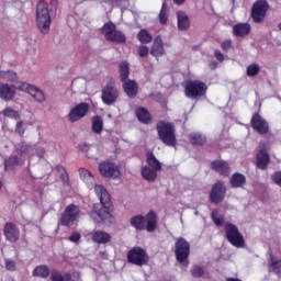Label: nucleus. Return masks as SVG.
<instances>
[{"label":"nucleus","instance_id":"nucleus-8","mask_svg":"<svg viewBox=\"0 0 281 281\" xmlns=\"http://www.w3.org/2000/svg\"><path fill=\"white\" fill-rule=\"evenodd\" d=\"M120 97V92L115 88V81L110 79L106 86L102 89L101 99L104 104L111 106V104H115L117 102V98Z\"/></svg>","mask_w":281,"mask_h":281},{"label":"nucleus","instance_id":"nucleus-40","mask_svg":"<svg viewBox=\"0 0 281 281\" xmlns=\"http://www.w3.org/2000/svg\"><path fill=\"white\" fill-rule=\"evenodd\" d=\"M0 80H7V82H14L16 80V72L11 70L0 71Z\"/></svg>","mask_w":281,"mask_h":281},{"label":"nucleus","instance_id":"nucleus-18","mask_svg":"<svg viewBox=\"0 0 281 281\" xmlns=\"http://www.w3.org/2000/svg\"><path fill=\"white\" fill-rule=\"evenodd\" d=\"M250 124L259 135H267L269 133V123L258 113L252 115Z\"/></svg>","mask_w":281,"mask_h":281},{"label":"nucleus","instance_id":"nucleus-6","mask_svg":"<svg viewBox=\"0 0 281 281\" xmlns=\"http://www.w3.org/2000/svg\"><path fill=\"white\" fill-rule=\"evenodd\" d=\"M207 91V86L203 83V81H189L184 88V93L187 98H190L191 100H196V98H201L205 95V92Z\"/></svg>","mask_w":281,"mask_h":281},{"label":"nucleus","instance_id":"nucleus-43","mask_svg":"<svg viewBox=\"0 0 281 281\" xmlns=\"http://www.w3.org/2000/svg\"><path fill=\"white\" fill-rule=\"evenodd\" d=\"M246 74L248 78H254L255 76H258L260 74V65L258 64H251L246 68Z\"/></svg>","mask_w":281,"mask_h":281},{"label":"nucleus","instance_id":"nucleus-12","mask_svg":"<svg viewBox=\"0 0 281 281\" xmlns=\"http://www.w3.org/2000/svg\"><path fill=\"white\" fill-rule=\"evenodd\" d=\"M190 256V243L183 237L177 239L176 243V258L178 262H186Z\"/></svg>","mask_w":281,"mask_h":281},{"label":"nucleus","instance_id":"nucleus-5","mask_svg":"<svg viewBox=\"0 0 281 281\" xmlns=\"http://www.w3.org/2000/svg\"><path fill=\"white\" fill-rule=\"evenodd\" d=\"M105 41L110 43H126V35L122 31H117L113 22L105 23L101 29Z\"/></svg>","mask_w":281,"mask_h":281},{"label":"nucleus","instance_id":"nucleus-20","mask_svg":"<svg viewBox=\"0 0 281 281\" xmlns=\"http://www.w3.org/2000/svg\"><path fill=\"white\" fill-rule=\"evenodd\" d=\"M21 233L19 232V228L16 227V225L12 224V223H7L4 226V236L5 239L9 243H16V240H19Z\"/></svg>","mask_w":281,"mask_h":281},{"label":"nucleus","instance_id":"nucleus-13","mask_svg":"<svg viewBox=\"0 0 281 281\" xmlns=\"http://www.w3.org/2000/svg\"><path fill=\"white\" fill-rule=\"evenodd\" d=\"M18 90L31 94V97L34 98L36 102H45V93H43L36 86H32L26 82H20L18 83Z\"/></svg>","mask_w":281,"mask_h":281},{"label":"nucleus","instance_id":"nucleus-32","mask_svg":"<svg viewBox=\"0 0 281 281\" xmlns=\"http://www.w3.org/2000/svg\"><path fill=\"white\" fill-rule=\"evenodd\" d=\"M229 182L232 188H243L247 183V178L243 173L237 172L232 176Z\"/></svg>","mask_w":281,"mask_h":281},{"label":"nucleus","instance_id":"nucleus-14","mask_svg":"<svg viewBox=\"0 0 281 281\" xmlns=\"http://www.w3.org/2000/svg\"><path fill=\"white\" fill-rule=\"evenodd\" d=\"M18 90L31 94V97L34 98L36 102H45V93H43L36 86H32L26 82H20L18 83Z\"/></svg>","mask_w":281,"mask_h":281},{"label":"nucleus","instance_id":"nucleus-38","mask_svg":"<svg viewBox=\"0 0 281 281\" xmlns=\"http://www.w3.org/2000/svg\"><path fill=\"white\" fill-rule=\"evenodd\" d=\"M102 128H104V121H102L101 116H94L92 117V131L97 135H100L102 133Z\"/></svg>","mask_w":281,"mask_h":281},{"label":"nucleus","instance_id":"nucleus-22","mask_svg":"<svg viewBox=\"0 0 281 281\" xmlns=\"http://www.w3.org/2000/svg\"><path fill=\"white\" fill-rule=\"evenodd\" d=\"M177 21H178V30L180 32H186V30L190 29V18L186 11H178L177 12Z\"/></svg>","mask_w":281,"mask_h":281},{"label":"nucleus","instance_id":"nucleus-60","mask_svg":"<svg viewBox=\"0 0 281 281\" xmlns=\"http://www.w3.org/2000/svg\"><path fill=\"white\" fill-rule=\"evenodd\" d=\"M2 186H3V183L0 181V190H1Z\"/></svg>","mask_w":281,"mask_h":281},{"label":"nucleus","instance_id":"nucleus-11","mask_svg":"<svg viewBox=\"0 0 281 281\" xmlns=\"http://www.w3.org/2000/svg\"><path fill=\"white\" fill-rule=\"evenodd\" d=\"M79 214L80 209L78 206L74 204L68 205L61 215V225H64V227H71Z\"/></svg>","mask_w":281,"mask_h":281},{"label":"nucleus","instance_id":"nucleus-53","mask_svg":"<svg viewBox=\"0 0 281 281\" xmlns=\"http://www.w3.org/2000/svg\"><path fill=\"white\" fill-rule=\"evenodd\" d=\"M138 56H140V58H144V57L148 56L147 46H139L138 47Z\"/></svg>","mask_w":281,"mask_h":281},{"label":"nucleus","instance_id":"nucleus-3","mask_svg":"<svg viewBox=\"0 0 281 281\" xmlns=\"http://www.w3.org/2000/svg\"><path fill=\"white\" fill-rule=\"evenodd\" d=\"M157 132L162 144L172 148L177 146V135H175V126L172 124L160 121L157 123Z\"/></svg>","mask_w":281,"mask_h":281},{"label":"nucleus","instance_id":"nucleus-49","mask_svg":"<svg viewBox=\"0 0 281 281\" xmlns=\"http://www.w3.org/2000/svg\"><path fill=\"white\" fill-rule=\"evenodd\" d=\"M7 271H16V263L10 259H5Z\"/></svg>","mask_w":281,"mask_h":281},{"label":"nucleus","instance_id":"nucleus-44","mask_svg":"<svg viewBox=\"0 0 281 281\" xmlns=\"http://www.w3.org/2000/svg\"><path fill=\"white\" fill-rule=\"evenodd\" d=\"M212 220L217 227H221L225 223V218L218 213V210L212 211Z\"/></svg>","mask_w":281,"mask_h":281},{"label":"nucleus","instance_id":"nucleus-1","mask_svg":"<svg viewBox=\"0 0 281 281\" xmlns=\"http://www.w3.org/2000/svg\"><path fill=\"white\" fill-rule=\"evenodd\" d=\"M79 177L81 181L89 188L93 190L100 199V203L94 204L92 211L90 212V217L95 223H105L111 218V212H109V205H111V195L102 184H95V178L91 175V171L86 168H79Z\"/></svg>","mask_w":281,"mask_h":281},{"label":"nucleus","instance_id":"nucleus-19","mask_svg":"<svg viewBox=\"0 0 281 281\" xmlns=\"http://www.w3.org/2000/svg\"><path fill=\"white\" fill-rule=\"evenodd\" d=\"M16 89H19V85L12 86L0 82V100H4V102L14 100V97L16 95Z\"/></svg>","mask_w":281,"mask_h":281},{"label":"nucleus","instance_id":"nucleus-7","mask_svg":"<svg viewBox=\"0 0 281 281\" xmlns=\"http://www.w3.org/2000/svg\"><path fill=\"white\" fill-rule=\"evenodd\" d=\"M148 252L142 247H134L127 252V261L131 265H136V267H144V265H148Z\"/></svg>","mask_w":281,"mask_h":281},{"label":"nucleus","instance_id":"nucleus-29","mask_svg":"<svg viewBox=\"0 0 281 281\" xmlns=\"http://www.w3.org/2000/svg\"><path fill=\"white\" fill-rule=\"evenodd\" d=\"M130 224L136 232H144L146 229V217L144 215H136L130 218Z\"/></svg>","mask_w":281,"mask_h":281},{"label":"nucleus","instance_id":"nucleus-33","mask_svg":"<svg viewBox=\"0 0 281 281\" xmlns=\"http://www.w3.org/2000/svg\"><path fill=\"white\" fill-rule=\"evenodd\" d=\"M136 117L143 123V124H150V113L145 108H138L136 110Z\"/></svg>","mask_w":281,"mask_h":281},{"label":"nucleus","instance_id":"nucleus-23","mask_svg":"<svg viewBox=\"0 0 281 281\" xmlns=\"http://www.w3.org/2000/svg\"><path fill=\"white\" fill-rule=\"evenodd\" d=\"M151 56H155V58H159L160 56H164L166 54V49H164V41L161 40V36H157L154 41V45L150 49Z\"/></svg>","mask_w":281,"mask_h":281},{"label":"nucleus","instance_id":"nucleus-48","mask_svg":"<svg viewBox=\"0 0 281 281\" xmlns=\"http://www.w3.org/2000/svg\"><path fill=\"white\" fill-rule=\"evenodd\" d=\"M80 238H82V235H80V233L78 232H74L69 237L68 240L70 243H74L75 245H78V243H80Z\"/></svg>","mask_w":281,"mask_h":281},{"label":"nucleus","instance_id":"nucleus-34","mask_svg":"<svg viewBox=\"0 0 281 281\" xmlns=\"http://www.w3.org/2000/svg\"><path fill=\"white\" fill-rule=\"evenodd\" d=\"M23 161L24 160L19 158L18 156H11L4 161V168L5 170H14V168H16V166H21Z\"/></svg>","mask_w":281,"mask_h":281},{"label":"nucleus","instance_id":"nucleus-57","mask_svg":"<svg viewBox=\"0 0 281 281\" xmlns=\"http://www.w3.org/2000/svg\"><path fill=\"white\" fill-rule=\"evenodd\" d=\"M173 3L176 5H183V3H186V0H173Z\"/></svg>","mask_w":281,"mask_h":281},{"label":"nucleus","instance_id":"nucleus-37","mask_svg":"<svg viewBox=\"0 0 281 281\" xmlns=\"http://www.w3.org/2000/svg\"><path fill=\"white\" fill-rule=\"evenodd\" d=\"M131 74V69L128 67V63L122 61L120 64V79L124 83L128 80V76Z\"/></svg>","mask_w":281,"mask_h":281},{"label":"nucleus","instance_id":"nucleus-2","mask_svg":"<svg viewBox=\"0 0 281 281\" xmlns=\"http://www.w3.org/2000/svg\"><path fill=\"white\" fill-rule=\"evenodd\" d=\"M52 25V18L49 16V9L47 3L40 1L36 9V26L41 34H49Z\"/></svg>","mask_w":281,"mask_h":281},{"label":"nucleus","instance_id":"nucleus-31","mask_svg":"<svg viewBox=\"0 0 281 281\" xmlns=\"http://www.w3.org/2000/svg\"><path fill=\"white\" fill-rule=\"evenodd\" d=\"M251 32V26L248 23H239L233 27L235 36H247Z\"/></svg>","mask_w":281,"mask_h":281},{"label":"nucleus","instance_id":"nucleus-4","mask_svg":"<svg viewBox=\"0 0 281 281\" xmlns=\"http://www.w3.org/2000/svg\"><path fill=\"white\" fill-rule=\"evenodd\" d=\"M226 238L233 247H237V249H240L245 247V237H243V234H240V231H238V227L232 223H226L224 225Z\"/></svg>","mask_w":281,"mask_h":281},{"label":"nucleus","instance_id":"nucleus-26","mask_svg":"<svg viewBox=\"0 0 281 281\" xmlns=\"http://www.w3.org/2000/svg\"><path fill=\"white\" fill-rule=\"evenodd\" d=\"M211 168L215 170V172H218V175H223L224 177H227V175H229V165H227L223 160H214L211 164Z\"/></svg>","mask_w":281,"mask_h":281},{"label":"nucleus","instance_id":"nucleus-39","mask_svg":"<svg viewBox=\"0 0 281 281\" xmlns=\"http://www.w3.org/2000/svg\"><path fill=\"white\" fill-rule=\"evenodd\" d=\"M147 164L154 170H161V162L157 160V157H155V154L153 153L147 154Z\"/></svg>","mask_w":281,"mask_h":281},{"label":"nucleus","instance_id":"nucleus-21","mask_svg":"<svg viewBox=\"0 0 281 281\" xmlns=\"http://www.w3.org/2000/svg\"><path fill=\"white\" fill-rule=\"evenodd\" d=\"M72 278H80L79 273L74 272L71 273H66L63 276V273L58 270H52L50 271V280L52 281H76Z\"/></svg>","mask_w":281,"mask_h":281},{"label":"nucleus","instance_id":"nucleus-46","mask_svg":"<svg viewBox=\"0 0 281 281\" xmlns=\"http://www.w3.org/2000/svg\"><path fill=\"white\" fill-rule=\"evenodd\" d=\"M190 140L192 144H198L199 146H202V144H205V136L201 134H191Z\"/></svg>","mask_w":281,"mask_h":281},{"label":"nucleus","instance_id":"nucleus-54","mask_svg":"<svg viewBox=\"0 0 281 281\" xmlns=\"http://www.w3.org/2000/svg\"><path fill=\"white\" fill-rule=\"evenodd\" d=\"M222 49L224 52H229L232 49V40H226L222 43Z\"/></svg>","mask_w":281,"mask_h":281},{"label":"nucleus","instance_id":"nucleus-58","mask_svg":"<svg viewBox=\"0 0 281 281\" xmlns=\"http://www.w3.org/2000/svg\"><path fill=\"white\" fill-rule=\"evenodd\" d=\"M44 154H45V149L43 148L37 149V157H43Z\"/></svg>","mask_w":281,"mask_h":281},{"label":"nucleus","instance_id":"nucleus-50","mask_svg":"<svg viewBox=\"0 0 281 281\" xmlns=\"http://www.w3.org/2000/svg\"><path fill=\"white\" fill-rule=\"evenodd\" d=\"M271 179L273 181V183H276L277 186H280L281 188V171H277L271 176Z\"/></svg>","mask_w":281,"mask_h":281},{"label":"nucleus","instance_id":"nucleus-42","mask_svg":"<svg viewBox=\"0 0 281 281\" xmlns=\"http://www.w3.org/2000/svg\"><path fill=\"white\" fill-rule=\"evenodd\" d=\"M137 38L143 44L153 43V35H150V33H148L146 30H142L138 33Z\"/></svg>","mask_w":281,"mask_h":281},{"label":"nucleus","instance_id":"nucleus-10","mask_svg":"<svg viewBox=\"0 0 281 281\" xmlns=\"http://www.w3.org/2000/svg\"><path fill=\"white\" fill-rule=\"evenodd\" d=\"M269 10V3L267 0H257L251 9V16L255 23H262L265 16H267V11Z\"/></svg>","mask_w":281,"mask_h":281},{"label":"nucleus","instance_id":"nucleus-17","mask_svg":"<svg viewBox=\"0 0 281 281\" xmlns=\"http://www.w3.org/2000/svg\"><path fill=\"white\" fill-rule=\"evenodd\" d=\"M89 113V103L81 102L72 108L68 114L69 122H79Z\"/></svg>","mask_w":281,"mask_h":281},{"label":"nucleus","instance_id":"nucleus-16","mask_svg":"<svg viewBox=\"0 0 281 281\" xmlns=\"http://www.w3.org/2000/svg\"><path fill=\"white\" fill-rule=\"evenodd\" d=\"M260 151L257 154V167L260 170H267V166L269 165L270 157L267 150L271 148L269 143L261 142L259 145Z\"/></svg>","mask_w":281,"mask_h":281},{"label":"nucleus","instance_id":"nucleus-9","mask_svg":"<svg viewBox=\"0 0 281 281\" xmlns=\"http://www.w3.org/2000/svg\"><path fill=\"white\" fill-rule=\"evenodd\" d=\"M99 172L102 177L108 179H120L122 172L120 171V166L112 161H103L99 165Z\"/></svg>","mask_w":281,"mask_h":281},{"label":"nucleus","instance_id":"nucleus-51","mask_svg":"<svg viewBox=\"0 0 281 281\" xmlns=\"http://www.w3.org/2000/svg\"><path fill=\"white\" fill-rule=\"evenodd\" d=\"M128 0H105V3L108 5H124V3H127Z\"/></svg>","mask_w":281,"mask_h":281},{"label":"nucleus","instance_id":"nucleus-35","mask_svg":"<svg viewBox=\"0 0 281 281\" xmlns=\"http://www.w3.org/2000/svg\"><path fill=\"white\" fill-rule=\"evenodd\" d=\"M15 150L19 153L20 157H27V155L32 154L34 147L22 142L16 145Z\"/></svg>","mask_w":281,"mask_h":281},{"label":"nucleus","instance_id":"nucleus-28","mask_svg":"<svg viewBox=\"0 0 281 281\" xmlns=\"http://www.w3.org/2000/svg\"><path fill=\"white\" fill-rule=\"evenodd\" d=\"M157 172L159 171L148 166H144L140 170L143 179H145V181H148L149 183L157 181Z\"/></svg>","mask_w":281,"mask_h":281},{"label":"nucleus","instance_id":"nucleus-36","mask_svg":"<svg viewBox=\"0 0 281 281\" xmlns=\"http://www.w3.org/2000/svg\"><path fill=\"white\" fill-rule=\"evenodd\" d=\"M49 273H52V270L47 266H37L33 270V276L35 278H49Z\"/></svg>","mask_w":281,"mask_h":281},{"label":"nucleus","instance_id":"nucleus-25","mask_svg":"<svg viewBox=\"0 0 281 281\" xmlns=\"http://www.w3.org/2000/svg\"><path fill=\"white\" fill-rule=\"evenodd\" d=\"M145 223H147V225L145 226V229L149 234H153V232L157 229V214L154 211H149L146 215Z\"/></svg>","mask_w":281,"mask_h":281},{"label":"nucleus","instance_id":"nucleus-30","mask_svg":"<svg viewBox=\"0 0 281 281\" xmlns=\"http://www.w3.org/2000/svg\"><path fill=\"white\" fill-rule=\"evenodd\" d=\"M92 240L98 245H106V243H111V235L104 231L94 232Z\"/></svg>","mask_w":281,"mask_h":281},{"label":"nucleus","instance_id":"nucleus-41","mask_svg":"<svg viewBox=\"0 0 281 281\" xmlns=\"http://www.w3.org/2000/svg\"><path fill=\"white\" fill-rule=\"evenodd\" d=\"M159 22L161 25H166L168 23V4L166 2H162L159 13Z\"/></svg>","mask_w":281,"mask_h":281},{"label":"nucleus","instance_id":"nucleus-45","mask_svg":"<svg viewBox=\"0 0 281 281\" xmlns=\"http://www.w3.org/2000/svg\"><path fill=\"white\" fill-rule=\"evenodd\" d=\"M3 115L5 117H11V120H21V114H19L15 110L12 108H7L3 111Z\"/></svg>","mask_w":281,"mask_h":281},{"label":"nucleus","instance_id":"nucleus-55","mask_svg":"<svg viewBox=\"0 0 281 281\" xmlns=\"http://www.w3.org/2000/svg\"><path fill=\"white\" fill-rule=\"evenodd\" d=\"M63 172L60 173V178H61V181L64 183H69V176L67 175V171H65V169H61Z\"/></svg>","mask_w":281,"mask_h":281},{"label":"nucleus","instance_id":"nucleus-15","mask_svg":"<svg viewBox=\"0 0 281 281\" xmlns=\"http://www.w3.org/2000/svg\"><path fill=\"white\" fill-rule=\"evenodd\" d=\"M225 194H227V187H225V182H216L211 189V203H222V201L225 199Z\"/></svg>","mask_w":281,"mask_h":281},{"label":"nucleus","instance_id":"nucleus-47","mask_svg":"<svg viewBox=\"0 0 281 281\" xmlns=\"http://www.w3.org/2000/svg\"><path fill=\"white\" fill-rule=\"evenodd\" d=\"M203 273H205V271L203 270V267L201 266H193L191 268V276L193 278H202Z\"/></svg>","mask_w":281,"mask_h":281},{"label":"nucleus","instance_id":"nucleus-27","mask_svg":"<svg viewBox=\"0 0 281 281\" xmlns=\"http://www.w3.org/2000/svg\"><path fill=\"white\" fill-rule=\"evenodd\" d=\"M123 89L128 98H135L137 95V81L132 79L124 81Z\"/></svg>","mask_w":281,"mask_h":281},{"label":"nucleus","instance_id":"nucleus-24","mask_svg":"<svg viewBox=\"0 0 281 281\" xmlns=\"http://www.w3.org/2000/svg\"><path fill=\"white\" fill-rule=\"evenodd\" d=\"M268 271H270V273H276V276L281 278V259H278L273 257V255H270L268 259Z\"/></svg>","mask_w":281,"mask_h":281},{"label":"nucleus","instance_id":"nucleus-59","mask_svg":"<svg viewBox=\"0 0 281 281\" xmlns=\"http://www.w3.org/2000/svg\"><path fill=\"white\" fill-rule=\"evenodd\" d=\"M217 65H218V64H216V63H212V64H211V68H212V69H216V66H217Z\"/></svg>","mask_w":281,"mask_h":281},{"label":"nucleus","instance_id":"nucleus-56","mask_svg":"<svg viewBox=\"0 0 281 281\" xmlns=\"http://www.w3.org/2000/svg\"><path fill=\"white\" fill-rule=\"evenodd\" d=\"M215 58L220 63H223V60H225V57L223 56V53H221V50H215Z\"/></svg>","mask_w":281,"mask_h":281},{"label":"nucleus","instance_id":"nucleus-52","mask_svg":"<svg viewBox=\"0 0 281 281\" xmlns=\"http://www.w3.org/2000/svg\"><path fill=\"white\" fill-rule=\"evenodd\" d=\"M15 133H18V135H25V127H23V122H18L15 125Z\"/></svg>","mask_w":281,"mask_h":281}]
</instances>
